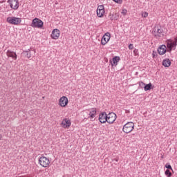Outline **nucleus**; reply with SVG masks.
I'll list each match as a JSON object with an SVG mask.
<instances>
[{
    "label": "nucleus",
    "mask_w": 177,
    "mask_h": 177,
    "mask_svg": "<svg viewBox=\"0 0 177 177\" xmlns=\"http://www.w3.org/2000/svg\"><path fill=\"white\" fill-rule=\"evenodd\" d=\"M167 42V52L171 53V50H175L177 46V36L174 37V41H172V40L167 39L166 41Z\"/></svg>",
    "instance_id": "1"
},
{
    "label": "nucleus",
    "mask_w": 177,
    "mask_h": 177,
    "mask_svg": "<svg viewBox=\"0 0 177 177\" xmlns=\"http://www.w3.org/2000/svg\"><path fill=\"white\" fill-rule=\"evenodd\" d=\"M134 129V123L133 122H128L123 126L122 131L124 133H130Z\"/></svg>",
    "instance_id": "2"
},
{
    "label": "nucleus",
    "mask_w": 177,
    "mask_h": 177,
    "mask_svg": "<svg viewBox=\"0 0 177 177\" xmlns=\"http://www.w3.org/2000/svg\"><path fill=\"white\" fill-rule=\"evenodd\" d=\"M43 26L44 22L41 19H39L38 18H35L32 19L31 27L33 28H42Z\"/></svg>",
    "instance_id": "3"
},
{
    "label": "nucleus",
    "mask_w": 177,
    "mask_h": 177,
    "mask_svg": "<svg viewBox=\"0 0 177 177\" xmlns=\"http://www.w3.org/2000/svg\"><path fill=\"white\" fill-rule=\"evenodd\" d=\"M7 22H8L11 25H19L22 22V19L18 17H8L7 18Z\"/></svg>",
    "instance_id": "4"
},
{
    "label": "nucleus",
    "mask_w": 177,
    "mask_h": 177,
    "mask_svg": "<svg viewBox=\"0 0 177 177\" xmlns=\"http://www.w3.org/2000/svg\"><path fill=\"white\" fill-rule=\"evenodd\" d=\"M39 163L42 167L46 168L50 165V162L49 159L45 156L40 157L39 160Z\"/></svg>",
    "instance_id": "5"
},
{
    "label": "nucleus",
    "mask_w": 177,
    "mask_h": 177,
    "mask_svg": "<svg viewBox=\"0 0 177 177\" xmlns=\"http://www.w3.org/2000/svg\"><path fill=\"white\" fill-rule=\"evenodd\" d=\"M163 30L161 27H155L152 31L153 35L156 38H159L162 36Z\"/></svg>",
    "instance_id": "6"
},
{
    "label": "nucleus",
    "mask_w": 177,
    "mask_h": 177,
    "mask_svg": "<svg viewBox=\"0 0 177 177\" xmlns=\"http://www.w3.org/2000/svg\"><path fill=\"white\" fill-rule=\"evenodd\" d=\"M117 119V115H115L113 112H111L107 115V120L106 122L109 124H113L115 120Z\"/></svg>",
    "instance_id": "7"
},
{
    "label": "nucleus",
    "mask_w": 177,
    "mask_h": 177,
    "mask_svg": "<svg viewBox=\"0 0 177 177\" xmlns=\"http://www.w3.org/2000/svg\"><path fill=\"white\" fill-rule=\"evenodd\" d=\"M108 115L106 112H102L99 114L98 120L102 124H105L107 122Z\"/></svg>",
    "instance_id": "8"
},
{
    "label": "nucleus",
    "mask_w": 177,
    "mask_h": 177,
    "mask_svg": "<svg viewBox=\"0 0 177 177\" xmlns=\"http://www.w3.org/2000/svg\"><path fill=\"white\" fill-rule=\"evenodd\" d=\"M111 39V33L107 32L106 33H104L102 38L101 44L104 46L106 45L108 41Z\"/></svg>",
    "instance_id": "9"
},
{
    "label": "nucleus",
    "mask_w": 177,
    "mask_h": 177,
    "mask_svg": "<svg viewBox=\"0 0 177 177\" xmlns=\"http://www.w3.org/2000/svg\"><path fill=\"white\" fill-rule=\"evenodd\" d=\"M59 106L61 107H66L68 104V100L66 97L63 96L62 97L59 98Z\"/></svg>",
    "instance_id": "10"
},
{
    "label": "nucleus",
    "mask_w": 177,
    "mask_h": 177,
    "mask_svg": "<svg viewBox=\"0 0 177 177\" xmlns=\"http://www.w3.org/2000/svg\"><path fill=\"white\" fill-rule=\"evenodd\" d=\"M10 2V6L13 10H17L19 8V0H8Z\"/></svg>",
    "instance_id": "11"
},
{
    "label": "nucleus",
    "mask_w": 177,
    "mask_h": 177,
    "mask_svg": "<svg viewBox=\"0 0 177 177\" xmlns=\"http://www.w3.org/2000/svg\"><path fill=\"white\" fill-rule=\"evenodd\" d=\"M59 37H60V30L58 29H54L51 34L52 39H58Z\"/></svg>",
    "instance_id": "12"
},
{
    "label": "nucleus",
    "mask_w": 177,
    "mask_h": 177,
    "mask_svg": "<svg viewBox=\"0 0 177 177\" xmlns=\"http://www.w3.org/2000/svg\"><path fill=\"white\" fill-rule=\"evenodd\" d=\"M22 54L25 55L26 57L30 59L32 57L33 54H35V51H31V50L28 48L27 50L23 51Z\"/></svg>",
    "instance_id": "13"
},
{
    "label": "nucleus",
    "mask_w": 177,
    "mask_h": 177,
    "mask_svg": "<svg viewBox=\"0 0 177 177\" xmlns=\"http://www.w3.org/2000/svg\"><path fill=\"white\" fill-rule=\"evenodd\" d=\"M167 46L163 44L160 46V47L158 48V52L160 55H163L166 52H168V50H166Z\"/></svg>",
    "instance_id": "14"
},
{
    "label": "nucleus",
    "mask_w": 177,
    "mask_h": 177,
    "mask_svg": "<svg viewBox=\"0 0 177 177\" xmlns=\"http://www.w3.org/2000/svg\"><path fill=\"white\" fill-rule=\"evenodd\" d=\"M6 54L8 57H11V58L14 59L15 60H17V55L16 54V53H14L13 51H11L10 50H8Z\"/></svg>",
    "instance_id": "15"
},
{
    "label": "nucleus",
    "mask_w": 177,
    "mask_h": 177,
    "mask_svg": "<svg viewBox=\"0 0 177 177\" xmlns=\"http://www.w3.org/2000/svg\"><path fill=\"white\" fill-rule=\"evenodd\" d=\"M120 58L118 56H115L112 58V60H110V63L111 64V66H117L118 63L120 62Z\"/></svg>",
    "instance_id": "16"
},
{
    "label": "nucleus",
    "mask_w": 177,
    "mask_h": 177,
    "mask_svg": "<svg viewBox=\"0 0 177 177\" xmlns=\"http://www.w3.org/2000/svg\"><path fill=\"white\" fill-rule=\"evenodd\" d=\"M62 124L63 125L64 128H68L70 127L71 122L70 120H68V118H65L63 120Z\"/></svg>",
    "instance_id": "17"
},
{
    "label": "nucleus",
    "mask_w": 177,
    "mask_h": 177,
    "mask_svg": "<svg viewBox=\"0 0 177 177\" xmlns=\"http://www.w3.org/2000/svg\"><path fill=\"white\" fill-rule=\"evenodd\" d=\"M162 65L166 68H169L171 66V60L169 59H164L162 62Z\"/></svg>",
    "instance_id": "18"
},
{
    "label": "nucleus",
    "mask_w": 177,
    "mask_h": 177,
    "mask_svg": "<svg viewBox=\"0 0 177 177\" xmlns=\"http://www.w3.org/2000/svg\"><path fill=\"white\" fill-rule=\"evenodd\" d=\"M96 113H97V111H96L95 108L91 109V110L90 111V113H89L90 118H94L96 115Z\"/></svg>",
    "instance_id": "19"
},
{
    "label": "nucleus",
    "mask_w": 177,
    "mask_h": 177,
    "mask_svg": "<svg viewBox=\"0 0 177 177\" xmlns=\"http://www.w3.org/2000/svg\"><path fill=\"white\" fill-rule=\"evenodd\" d=\"M153 86H152L151 83H149L147 84H145V86H144V91H151L153 89Z\"/></svg>",
    "instance_id": "20"
},
{
    "label": "nucleus",
    "mask_w": 177,
    "mask_h": 177,
    "mask_svg": "<svg viewBox=\"0 0 177 177\" xmlns=\"http://www.w3.org/2000/svg\"><path fill=\"white\" fill-rule=\"evenodd\" d=\"M105 13V10H97V17H102Z\"/></svg>",
    "instance_id": "21"
},
{
    "label": "nucleus",
    "mask_w": 177,
    "mask_h": 177,
    "mask_svg": "<svg viewBox=\"0 0 177 177\" xmlns=\"http://www.w3.org/2000/svg\"><path fill=\"white\" fill-rule=\"evenodd\" d=\"M165 175L167 176V177H171V175H172V174H171V172L169 171V169H167L166 171H165Z\"/></svg>",
    "instance_id": "22"
},
{
    "label": "nucleus",
    "mask_w": 177,
    "mask_h": 177,
    "mask_svg": "<svg viewBox=\"0 0 177 177\" xmlns=\"http://www.w3.org/2000/svg\"><path fill=\"white\" fill-rule=\"evenodd\" d=\"M97 10H104V6L103 5L98 6Z\"/></svg>",
    "instance_id": "23"
},
{
    "label": "nucleus",
    "mask_w": 177,
    "mask_h": 177,
    "mask_svg": "<svg viewBox=\"0 0 177 177\" xmlns=\"http://www.w3.org/2000/svg\"><path fill=\"white\" fill-rule=\"evenodd\" d=\"M165 167H166V169H168V170H169V169H171V171L173 170V169H172V167H171V166L170 165L169 163H167V164L165 165Z\"/></svg>",
    "instance_id": "24"
},
{
    "label": "nucleus",
    "mask_w": 177,
    "mask_h": 177,
    "mask_svg": "<svg viewBox=\"0 0 177 177\" xmlns=\"http://www.w3.org/2000/svg\"><path fill=\"white\" fill-rule=\"evenodd\" d=\"M138 84L140 85V87L141 88H143L145 86V84L144 83V82H138Z\"/></svg>",
    "instance_id": "25"
},
{
    "label": "nucleus",
    "mask_w": 177,
    "mask_h": 177,
    "mask_svg": "<svg viewBox=\"0 0 177 177\" xmlns=\"http://www.w3.org/2000/svg\"><path fill=\"white\" fill-rule=\"evenodd\" d=\"M149 16V13H147V12H143L142 13V17L146 18Z\"/></svg>",
    "instance_id": "26"
},
{
    "label": "nucleus",
    "mask_w": 177,
    "mask_h": 177,
    "mask_svg": "<svg viewBox=\"0 0 177 177\" xmlns=\"http://www.w3.org/2000/svg\"><path fill=\"white\" fill-rule=\"evenodd\" d=\"M121 13H122V15L126 16L127 14V9H122Z\"/></svg>",
    "instance_id": "27"
},
{
    "label": "nucleus",
    "mask_w": 177,
    "mask_h": 177,
    "mask_svg": "<svg viewBox=\"0 0 177 177\" xmlns=\"http://www.w3.org/2000/svg\"><path fill=\"white\" fill-rule=\"evenodd\" d=\"M112 1H115L118 4H122V0H112Z\"/></svg>",
    "instance_id": "28"
},
{
    "label": "nucleus",
    "mask_w": 177,
    "mask_h": 177,
    "mask_svg": "<svg viewBox=\"0 0 177 177\" xmlns=\"http://www.w3.org/2000/svg\"><path fill=\"white\" fill-rule=\"evenodd\" d=\"M133 53H134L135 55H138V49L135 48L133 50Z\"/></svg>",
    "instance_id": "29"
},
{
    "label": "nucleus",
    "mask_w": 177,
    "mask_h": 177,
    "mask_svg": "<svg viewBox=\"0 0 177 177\" xmlns=\"http://www.w3.org/2000/svg\"><path fill=\"white\" fill-rule=\"evenodd\" d=\"M133 44H130L129 45V50H133Z\"/></svg>",
    "instance_id": "30"
},
{
    "label": "nucleus",
    "mask_w": 177,
    "mask_h": 177,
    "mask_svg": "<svg viewBox=\"0 0 177 177\" xmlns=\"http://www.w3.org/2000/svg\"><path fill=\"white\" fill-rule=\"evenodd\" d=\"M152 55H153V58H155V57H157L158 54H157L156 52H154V51H153Z\"/></svg>",
    "instance_id": "31"
},
{
    "label": "nucleus",
    "mask_w": 177,
    "mask_h": 177,
    "mask_svg": "<svg viewBox=\"0 0 177 177\" xmlns=\"http://www.w3.org/2000/svg\"><path fill=\"white\" fill-rule=\"evenodd\" d=\"M1 139H2V135L0 134V141L1 140Z\"/></svg>",
    "instance_id": "32"
},
{
    "label": "nucleus",
    "mask_w": 177,
    "mask_h": 177,
    "mask_svg": "<svg viewBox=\"0 0 177 177\" xmlns=\"http://www.w3.org/2000/svg\"><path fill=\"white\" fill-rule=\"evenodd\" d=\"M115 161H116V162H118V159H116Z\"/></svg>",
    "instance_id": "33"
},
{
    "label": "nucleus",
    "mask_w": 177,
    "mask_h": 177,
    "mask_svg": "<svg viewBox=\"0 0 177 177\" xmlns=\"http://www.w3.org/2000/svg\"><path fill=\"white\" fill-rule=\"evenodd\" d=\"M111 21H113V19H112V18H111Z\"/></svg>",
    "instance_id": "34"
},
{
    "label": "nucleus",
    "mask_w": 177,
    "mask_h": 177,
    "mask_svg": "<svg viewBox=\"0 0 177 177\" xmlns=\"http://www.w3.org/2000/svg\"><path fill=\"white\" fill-rule=\"evenodd\" d=\"M19 177H26V176H19Z\"/></svg>",
    "instance_id": "35"
}]
</instances>
